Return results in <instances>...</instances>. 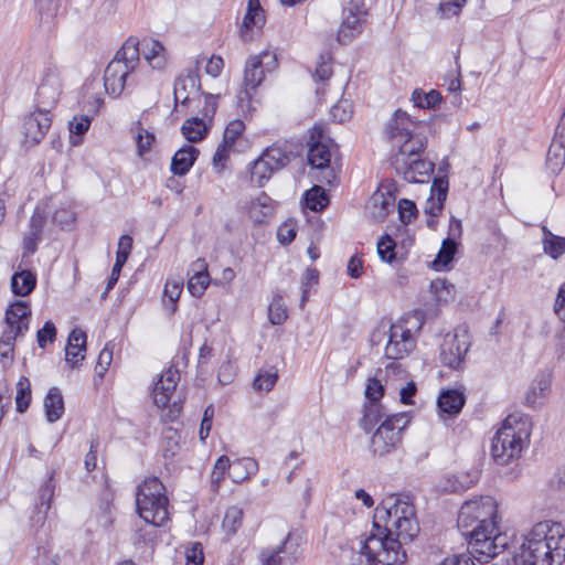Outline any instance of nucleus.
<instances>
[{
  "label": "nucleus",
  "instance_id": "dca6fc26",
  "mask_svg": "<svg viewBox=\"0 0 565 565\" xmlns=\"http://www.w3.org/2000/svg\"><path fill=\"white\" fill-rule=\"evenodd\" d=\"M396 172L402 174L404 180L412 183L429 182L435 164L430 161L414 158L402 162L393 163Z\"/></svg>",
  "mask_w": 565,
  "mask_h": 565
},
{
  "label": "nucleus",
  "instance_id": "393cba45",
  "mask_svg": "<svg viewBox=\"0 0 565 565\" xmlns=\"http://www.w3.org/2000/svg\"><path fill=\"white\" fill-rule=\"evenodd\" d=\"M448 181L445 178H435L431 185V194L425 206V212L436 217L443 210L447 198Z\"/></svg>",
  "mask_w": 565,
  "mask_h": 565
},
{
  "label": "nucleus",
  "instance_id": "423d86ee",
  "mask_svg": "<svg viewBox=\"0 0 565 565\" xmlns=\"http://www.w3.org/2000/svg\"><path fill=\"white\" fill-rule=\"evenodd\" d=\"M423 320L418 316L401 319L391 324L385 345V358L402 360L416 348L415 333L422 329Z\"/></svg>",
  "mask_w": 565,
  "mask_h": 565
},
{
  "label": "nucleus",
  "instance_id": "8fccbe9b",
  "mask_svg": "<svg viewBox=\"0 0 565 565\" xmlns=\"http://www.w3.org/2000/svg\"><path fill=\"white\" fill-rule=\"evenodd\" d=\"M268 318L269 321L275 326H280L287 320V307L284 303L282 297L280 295H277L273 298V301L268 307Z\"/></svg>",
  "mask_w": 565,
  "mask_h": 565
},
{
  "label": "nucleus",
  "instance_id": "79ce46f5",
  "mask_svg": "<svg viewBox=\"0 0 565 565\" xmlns=\"http://www.w3.org/2000/svg\"><path fill=\"white\" fill-rule=\"evenodd\" d=\"M181 436L177 428L168 427L163 431L162 451L166 458H173L181 449Z\"/></svg>",
  "mask_w": 565,
  "mask_h": 565
},
{
  "label": "nucleus",
  "instance_id": "412c9836",
  "mask_svg": "<svg viewBox=\"0 0 565 565\" xmlns=\"http://www.w3.org/2000/svg\"><path fill=\"white\" fill-rule=\"evenodd\" d=\"M86 333L79 329H74L67 339L65 348V360L70 367H76L84 360L86 351Z\"/></svg>",
  "mask_w": 565,
  "mask_h": 565
},
{
  "label": "nucleus",
  "instance_id": "cd10ccee",
  "mask_svg": "<svg viewBox=\"0 0 565 565\" xmlns=\"http://www.w3.org/2000/svg\"><path fill=\"white\" fill-rule=\"evenodd\" d=\"M551 388L550 375H539L529 387L525 394V404L530 407H537L543 403Z\"/></svg>",
  "mask_w": 565,
  "mask_h": 565
},
{
  "label": "nucleus",
  "instance_id": "f704fd0d",
  "mask_svg": "<svg viewBox=\"0 0 565 565\" xmlns=\"http://www.w3.org/2000/svg\"><path fill=\"white\" fill-rule=\"evenodd\" d=\"M183 289V278L175 277L167 280L163 290V305L170 313L177 311V302Z\"/></svg>",
  "mask_w": 565,
  "mask_h": 565
},
{
  "label": "nucleus",
  "instance_id": "49530a36",
  "mask_svg": "<svg viewBox=\"0 0 565 565\" xmlns=\"http://www.w3.org/2000/svg\"><path fill=\"white\" fill-rule=\"evenodd\" d=\"M565 163V146L553 142L546 156V164L553 173H558Z\"/></svg>",
  "mask_w": 565,
  "mask_h": 565
},
{
  "label": "nucleus",
  "instance_id": "9b49d317",
  "mask_svg": "<svg viewBox=\"0 0 565 565\" xmlns=\"http://www.w3.org/2000/svg\"><path fill=\"white\" fill-rule=\"evenodd\" d=\"M470 345V338L465 328L458 327L452 333H447L440 345L441 364L452 370H461Z\"/></svg>",
  "mask_w": 565,
  "mask_h": 565
},
{
  "label": "nucleus",
  "instance_id": "20e7f679",
  "mask_svg": "<svg viewBox=\"0 0 565 565\" xmlns=\"http://www.w3.org/2000/svg\"><path fill=\"white\" fill-rule=\"evenodd\" d=\"M532 422L527 415L511 414L491 441V456L501 466L519 459L530 444Z\"/></svg>",
  "mask_w": 565,
  "mask_h": 565
},
{
  "label": "nucleus",
  "instance_id": "2f4dec72",
  "mask_svg": "<svg viewBox=\"0 0 565 565\" xmlns=\"http://www.w3.org/2000/svg\"><path fill=\"white\" fill-rule=\"evenodd\" d=\"M45 417L49 423L57 422L64 414L63 395L57 387H51L44 398Z\"/></svg>",
  "mask_w": 565,
  "mask_h": 565
},
{
  "label": "nucleus",
  "instance_id": "a19ab883",
  "mask_svg": "<svg viewBox=\"0 0 565 565\" xmlns=\"http://www.w3.org/2000/svg\"><path fill=\"white\" fill-rule=\"evenodd\" d=\"M42 25L51 26L60 9V0H35Z\"/></svg>",
  "mask_w": 565,
  "mask_h": 565
},
{
  "label": "nucleus",
  "instance_id": "9d476101",
  "mask_svg": "<svg viewBox=\"0 0 565 565\" xmlns=\"http://www.w3.org/2000/svg\"><path fill=\"white\" fill-rule=\"evenodd\" d=\"M408 424L405 413L386 416L371 438V450L375 456L383 457L392 452L401 443L402 431Z\"/></svg>",
  "mask_w": 565,
  "mask_h": 565
},
{
  "label": "nucleus",
  "instance_id": "0eeeda50",
  "mask_svg": "<svg viewBox=\"0 0 565 565\" xmlns=\"http://www.w3.org/2000/svg\"><path fill=\"white\" fill-rule=\"evenodd\" d=\"M179 381V371L171 366L161 374L152 390L153 402L157 407L162 408L161 420L164 423L175 422L182 413L183 402L181 398L170 404Z\"/></svg>",
  "mask_w": 565,
  "mask_h": 565
},
{
  "label": "nucleus",
  "instance_id": "39448f33",
  "mask_svg": "<svg viewBox=\"0 0 565 565\" xmlns=\"http://www.w3.org/2000/svg\"><path fill=\"white\" fill-rule=\"evenodd\" d=\"M140 62L139 39L130 36L117 51L104 72V86L107 94L119 96L129 85L131 73Z\"/></svg>",
  "mask_w": 565,
  "mask_h": 565
},
{
  "label": "nucleus",
  "instance_id": "6e6552de",
  "mask_svg": "<svg viewBox=\"0 0 565 565\" xmlns=\"http://www.w3.org/2000/svg\"><path fill=\"white\" fill-rule=\"evenodd\" d=\"M277 65V56L274 52L263 51L249 56L244 70V87L237 94L238 104L248 102L252 98V92H255L264 81L265 74L275 71Z\"/></svg>",
  "mask_w": 565,
  "mask_h": 565
},
{
  "label": "nucleus",
  "instance_id": "603ef678",
  "mask_svg": "<svg viewBox=\"0 0 565 565\" xmlns=\"http://www.w3.org/2000/svg\"><path fill=\"white\" fill-rule=\"evenodd\" d=\"M333 74L332 57L330 54H322L317 63L313 79L316 83H326Z\"/></svg>",
  "mask_w": 565,
  "mask_h": 565
},
{
  "label": "nucleus",
  "instance_id": "4468645a",
  "mask_svg": "<svg viewBox=\"0 0 565 565\" xmlns=\"http://www.w3.org/2000/svg\"><path fill=\"white\" fill-rule=\"evenodd\" d=\"M52 124L51 113L45 107H39L35 111L24 117V141L35 146L45 137Z\"/></svg>",
  "mask_w": 565,
  "mask_h": 565
},
{
  "label": "nucleus",
  "instance_id": "338daca9",
  "mask_svg": "<svg viewBox=\"0 0 565 565\" xmlns=\"http://www.w3.org/2000/svg\"><path fill=\"white\" fill-rule=\"evenodd\" d=\"M132 247V238L129 235H122L118 242L116 260L126 263Z\"/></svg>",
  "mask_w": 565,
  "mask_h": 565
},
{
  "label": "nucleus",
  "instance_id": "1a4fd4ad",
  "mask_svg": "<svg viewBox=\"0 0 565 565\" xmlns=\"http://www.w3.org/2000/svg\"><path fill=\"white\" fill-rule=\"evenodd\" d=\"M168 498L162 482L156 478L143 480V523L153 529L161 526L169 519Z\"/></svg>",
  "mask_w": 565,
  "mask_h": 565
},
{
  "label": "nucleus",
  "instance_id": "aec40b11",
  "mask_svg": "<svg viewBox=\"0 0 565 565\" xmlns=\"http://www.w3.org/2000/svg\"><path fill=\"white\" fill-rule=\"evenodd\" d=\"M245 124L239 119L228 122L224 131L223 141L218 145L213 156L214 166H224V161L227 159L228 152L233 149L236 139L243 134Z\"/></svg>",
  "mask_w": 565,
  "mask_h": 565
},
{
  "label": "nucleus",
  "instance_id": "0e129e2a",
  "mask_svg": "<svg viewBox=\"0 0 565 565\" xmlns=\"http://www.w3.org/2000/svg\"><path fill=\"white\" fill-rule=\"evenodd\" d=\"M46 223L45 213L36 207L30 218L29 233L34 235H39L42 237V232Z\"/></svg>",
  "mask_w": 565,
  "mask_h": 565
},
{
  "label": "nucleus",
  "instance_id": "de8ad7c7",
  "mask_svg": "<svg viewBox=\"0 0 565 565\" xmlns=\"http://www.w3.org/2000/svg\"><path fill=\"white\" fill-rule=\"evenodd\" d=\"M305 203L308 209L318 212L328 205L329 200L326 191L321 186L315 185L306 192Z\"/></svg>",
  "mask_w": 565,
  "mask_h": 565
},
{
  "label": "nucleus",
  "instance_id": "6ab92c4d",
  "mask_svg": "<svg viewBox=\"0 0 565 565\" xmlns=\"http://www.w3.org/2000/svg\"><path fill=\"white\" fill-rule=\"evenodd\" d=\"M424 130L425 129H416L395 145L398 147V151L393 158V163L420 157V153L424 152L427 146V139L423 135Z\"/></svg>",
  "mask_w": 565,
  "mask_h": 565
},
{
  "label": "nucleus",
  "instance_id": "37998d69",
  "mask_svg": "<svg viewBox=\"0 0 565 565\" xmlns=\"http://www.w3.org/2000/svg\"><path fill=\"white\" fill-rule=\"evenodd\" d=\"M457 252V243L454 238H446L441 243V247L434 260V267L437 270L446 268L454 259Z\"/></svg>",
  "mask_w": 565,
  "mask_h": 565
},
{
  "label": "nucleus",
  "instance_id": "09e8293b",
  "mask_svg": "<svg viewBox=\"0 0 565 565\" xmlns=\"http://www.w3.org/2000/svg\"><path fill=\"white\" fill-rule=\"evenodd\" d=\"M412 100L418 108H433L441 102V95L436 89H431L428 93L415 89L412 95Z\"/></svg>",
  "mask_w": 565,
  "mask_h": 565
},
{
  "label": "nucleus",
  "instance_id": "f03ea898",
  "mask_svg": "<svg viewBox=\"0 0 565 565\" xmlns=\"http://www.w3.org/2000/svg\"><path fill=\"white\" fill-rule=\"evenodd\" d=\"M498 504L490 495L466 501L458 513L457 526L468 541L470 554L487 563L504 551L509 539L498 527Z\"/></svg>",
  "mask_w": 565,
  "mask_h": 565
},
{
  "label": "nucleus",
  "instance_id": "ddd939ff",
  "mask_svg": "<svg viewBox=\"0 0 565 565\" xmlns=\"http://www.w3.org/2000/svg\"><path fill=\"white\" fill-rule=\"evenodd\" d=\"M201 84L196 70L186 68L175 79L173 86V95L175 107L191 106L193 103L196 107L201 104Z\"/></svg>",
  "mask_w": 565,
  "mask_h": 565
},
{
  "label": "nucleus",
  "instance_id": "5701e85b",
  "mask_svg": "<svg viewBox=\"0 0 565 565\" xmlns=\"http://www.w3.org/2000/svg\"><path fill=\"white\" fill-rule=\"evenodd\" d=\"M143 60L151 70L163 71L168 64V52L158 40H143Z\"/></svg>",
  "mask_w": 565,
  "mask_h": 565
},
{
  "label": "nucleus",
  "instance_id": "2eb2a0df",
  "mask_svg": "<svg viewBox=\"0 0 565 565\" xmlns=\"http://www.w3.org/2000/svg\"><path fill=\"white\" fill-rule=\"evenodd\" d=\"M426 128V122L413 121L407 113L397 109L386 124L385 136L392 142V145L395 146L416 129Z\"/></svg>",
  "mask_w": 565,
  "mask_h": 565
},
{
  "label": "nucleus",
  "instance_id": "c03bdc74",
  "mask_svg": "<svg viewBox=\"0 0 565 565\" xmlns=\"http://www.w3.org/2000/svg\"><path fill=\"white\" fill-rule=\"evenodd\" d=\"M232 463L227 456L223 455L217 458L211 472V486L214 491H217L224 481L225 475L231 472Z\"/></svg>",
  "mask_w": 565,
  "mask_h": 565
},
{
  "label": "nucleus",
  "instance_id": "c9c22d12",
  "mask_svg": "<svg viewBox=\"0 0 565 565\" xmlns=\"http://www.w3.org/2000/svg\"><path fill=\"white\" fill-rule=\"evenodd\" d=\"M264 22L265 15L259 0H248L247 11L243 19V25L241 30L242 36H245V31L252 29L253 26L259 28L264 24Z\"/></svg>",
  "mask_w": 565,
  "mask_h": 565
},
{
  "label": "nucleus",
  "instance_id": "e433bc0d",
  "mask_svg": "<svg viewBox=\"0 0 565 565\" xmlns=\"http://www.w3.org/2000/svg\"><path fill=\"white\" fill-rule=\"evenodd\" d=\"M543 231V250L553 259H557L565 253V237L554 235L546 226Z\"/></svg>",
  "mask_w": 565,
  "mask_h": 565
},
{
  "label": "nucleus",
  "instance_id": "f8f14e48",
  "mask_svg": "<svg viewBox=\"0 0 565 565\" xmlns=\"http://www.w3.org/2000/svg\"><path fill=\"white\" fill-rule=\"evenodd\" d=\"M300 536L289 533L276 548H265L259 554L264 565H295L301 557Z\"/></svg>",
  "mask_w": 565,
  "mask_h": 565
},
{
  "label": "nucleus",
  "instance_id": "680f3d73",
  "mask_svg": "<svg viewBox=\"0 0 565 565\" xmlns=\"http://www.w3.org/2000/svg\"><path fill=\"white\" fill-rule=\"evenodd\" d=\"M399 218L404 224H408L417 215V207L415 203L407 199H402L398 202Z\"/></svg>",
  "mask_w": 565,
  "mask_h": 565
},
{
  "label": "nucleus",
  "instance_id": "bf43d9fd",
  "mask_svg": "<svg viewBox=\"0 0 565 565\" xmlns=\"http://www.w3.org/2000/svg\"><path fill=\"white\" fill-rule=\"evenodd\" d=\"M352 105L349 100H340L331 108V116L338 122H344L352 116Z\"/></svg>",
  "mask_w": 565,
  "mask_h": 565
},
{
  "label": "nucleus",
  "instance_id": "473e14b6",
  "mask_svg": "<svg viewBox=\"0 0 565 565\" xmlns=\"http://www.w3.org/2000/svg\"><path fill=\"white\" fill-rule=\"evenodd\" d=\"M35 286L36 277L30 270L14 273L11 277V290L15 296H28L34 290Z\"/></svg>",
  "mask_w": 565,
  "mask_h": 565
},
{
  "label": "nucleus",
  "instance_id": "69168bd1",
  "mask_svg": "<svg viewBox=\"0 0 565 565\" xmlns=\"http://www.w3.org/2000/svg\"><path fill=\"white\" fill-rule=\"evenodd\" d=\"M465 3L466 0H443L439 4V11L443 17L457 15Z\"/></svg>",
  "mask_w": 565,
  "mask_h": 565
},
{
  "label": "nucleus",
  "instance_id": "4c0bfd02",
  "mask_svg": "<svg viewBox=\"0 0 565 565\" xmlns=\"http://www.w3.org/2000/svg\"><path fill=\"white\" fill-rule=\"evenodd\" d=\"M372 211L371 215L376 221L384 220L394 206V198L391 194L376 192L371 198Z\"/></svg>",
  "mask_w": 565,
  "mask_h": 565
},
{
  "label": "nucleus",
  "instance_id": "c85d7f7f",
  "mask_svg": "<svg viewBox=\"0 0 565 565\" xmlns=\"http://www.w3.org/2000/svg\"><path fill=\"white\" fill-rule=\"evenodd\" d=\"M343 14V20L338 31V41L341 44H347L362 32L365 19L354 14Z\"/></svg>",
  "mask_w": 565,
  "mask_h": 565
},
{
  "label": "nucleus",
  "instance_id": "774afa93",
  "mask_svg": "<svg viewBox=\"0 0 565 565\" xmlns=\"http://www.w3.org/2000/svg\"><path fill=\"white\" fill-rule=\"evenodd\" d=\"M384 393V387L376 379H370L365 388L366 397L372 402H377Z\"/></svg>",
  "mask_w": 565,
  "mask_h": 565
},
{
  "label": "nucleus",
  "instance_id": "ea45409f",
  "mask_svg": "<svg viewBox=\"0 0 565 565\" xmlns=\"http://www.w3.org/2000/svg\"><path fill=\"white\" fill-rule=\"evenodd\" d=\"M206 131L207 127L204 119L199 117L186 119L182 126L183 136L191 142L200 141Z\"/></svg>",
  "mask_w": 565,
  "mask_h": 565
},
{
  "label": "nucleus",
  "instance_id": "7c9ffc66",
  "mask_svg": "<svg viewBox=\"0 0 565 565\" xmlns=\"http://www.w3.org/2000/svg\"><path fill=\"white\" fill-rule=\"evenodd\" d=\"M466 402L465 395L458 390H445L437 399L440 412L448 415H457L463 407Z\"/></svg>",
  "mask_w": 565,
  "mask_h": 565
},
{
  "label": "nucleus",
  "instance_id": "4be33fe9",
  "mask_svg": "<svg viewBox=\"0 0 565 565\" xmlns=\"http://www.w3.org/2000/svg\"><path fill=\"white\" fill-rule=\"evenodd\" d=\"M193 275L188 280V290L194 297H201L210 284L207 264L204 259L198 258L191 264Z\"/></svg>",
  "mask_w": 565,
  "mask_h": 565
},
{
  "label": "nucleus",
  "instance_id": "7ed1b4c3",
  "mask_svg": "<svg viewBox=\"0 0 565 565\" xmlns=\"http://www.w3.org/2000/svg\"><path fill=\"white\" fill-rule=\"evenodd\" d=\"M564 558V527L556 522L542 521L513 545L505 565H561Z\"/></svg>",
  "mask_w": 565,
  "mask_h": 565
},
{
  "label": "nucleus",
  "instance_id": "6e6d98bb",
  "mask_svg": "<svg viewBox=\"0 0 565 565\" xmlns=\"http://www.w3.org/2000/svg\"><path fill=\"white\" fill-rule=\"evenodd\" d=\"M377 254L382 260L392 263L395 259V242L388 235H384L377 243Z\"/></svg>",
  "mask_w": 565,
  "mask_h": 565
},
{
  "label": "nucleus",
  "instance_id": "72a5a7b5",
  "mask_svg": "<svg viewBox=\"0 0 565 565\" xmlns=\"http://www.w3.org/2000/svg\"><path fill=\"white\" fill-rule=\"evenodd\" d=\"M258 470V463L253 458H242L234 461L230 478L235 483H241L255 475Z\"/></svg>",
  "mask_w": 565,
  "mask_h": 565
},
{
  "label": "nucleus",
  "instance_id": "13d9d810",
  "mask_svg": "<svg viewBox=\"0 0 565 565\" xmlns=\"http://www.w3.org/2000/svg\"><path fill=\"white\" fill-rule=\"evenodd\" d=\"M277 379L276 372L260 373L254 380V388L259 392H269L276 384Z\"/></svg>",
  "mask_w": 565,
  "mask_h": 565
},
{
  "label": "nucleus",
  "instance_id": "f3484780",
  "mask_svg": "<svg viewBox=\"0 0 565 565\" xmlns=\"http://www.w3.org/2000/svg\"><path fill=\"white\" fill-rule=\"evenodd\" d=\"M318 132V140L312 142L308 150V162L312 168L319 170H327L324 181L331 183L335 178L333 170L329 169L331 153L330 149L322 141V129L315 128V134Z\"/></svg>",
  "mask_w": 565,
  "mask_h": 565
},
{
  "label": "nucleus",
  "instance_id": "bb28decb",
  "mask_svg": "<svg viewBox=\"0 0 565 565\" xmlns=\"http://www.w3.org/2000/svg\"><path fill=\"white\" fill-rule=\"evenodd\" d=\"M292 154L291 146L286 142L274 143L262 153L263 158L275 169V171L286 167L290 162Z\"/></svg>",
  "mask_w": 565,
  "mask_h": 565
},
{
  "label": "nucleus",
  "instance_id": "4d7b16f0",
  "mask_svg": "<svg viewBox=\"0 0 565 565\" xmlns=\"http://www.w3.org/2000/svg\"><path fill=\"white\" fill-rule=\"evenodd\" d=\"M185 565H203L204 553L203 546L199 542L190 543L184 552Z\"/></svg>",
  "mask_w": 565,
  "mask_h": 565
},
{
  "label": "nucleus",
  "instance_id": "e2e57ef3",
  "mask_svg": "<svg viewBox=\"0 0 565 565\" xmlns=\"http://www.w3.org/2000/svg\"><path fill=\"white\" fill-rule=\"evenodd\" d=\"M113 361V349L109 348V343L105 345V348L99 352L97 363H96V374L100 379L104 377L105 372L108 370L110 363Z\"/></svg>",
  "mask_w": 565,
  "mask_h": 565
},
{
  "label": "nucleus",
  "instance_id": "58836bf2",
  "mask_svg": "<svg viewBox=\"0 0 565 565\" xmlns=\"http://www.w3.org/2000/svg\"><path fill=\"white\" fill-rule=\"evenodd\" d=\"M274 172H276L275 169L260 156L250 166V181L256 186L262 188Z\"/></svg>",
  "mask_w": 565,
  "mask_h": 565
},
{
  "label": "nucleus",
  "instance_id": "a878e982",
  "mask_svg": "<svg viewBox=\"0 0 565 565\" xmlns=\"http://www.w3.org/2000/svg\"><path fill=\"white\" fill-rule=\"evenodd\" d=\"M479 479L478 470L470 472L447 476L438 484V488L445 492H458L472 487Z\"/></svg>",
  "mask_w": 565,
  "mask_h": 565
},
{
  "label": "nucleus",
  "instance_id": "3c124183",
  "mask_svg": "<svg viewBox=\"0 0 565 565\" xmlns=\"http://www.w3.org/2000/svg\"><path fill=\"white\" fill-rule=\"evenodd\" d=\"M242 522L243 510L237 507H231L226 510L222 526L227 534L233 535L241 527Z\"/></svg>",
  "mask_w": 565,
  "mask_h": 565
},
{
  "label": "nucleus",
  "instance_id": "5fc2aeb1",
  "mask_svg": "<svg viewBox=\"0 0 565 565\" xmlns=\"http://www.w3.org/2000/svg\"><path fill=\"white\" fill-rule=\"evenodd\" d=\"M92 118L88 115H75L68 124L71 135L82 138L88 130Z\"/></svg>",
  "mask_w": 565,
  "mask_h": 565
},
{
  "label": "nucleus",
  "instance_id": "864d4df0",
  "mask_svg": "<svg viewBox=\"0 0 565 565\" xmlns=\"http://www.w3.org/2000/svg\"><path fill=\"white\" fill-rule=\"evenodd\" d=\"M387 415H385L386 417ZM384 415L381 413L380 405L376 403L365 407L364 416L362 418V427L365 431H370L374 425L382 423Z\"/></svg>",
  "mask_w": 565,
  "mask_h": 565
},
{
  "label": "nucleus",
  "instance_id": "a18cd8bd",
  "mask_svg": "<svg viewBox=\"0 0 565 565\" xmlns=\"http://www.w3.org/2000/svg\"><path fill=\"white\" fill-rule=\"evenodd\" d=\"M31 403V384L28 377L21 376L17 383L15 406L18 413H24Z\"/></svg>",
  "mask_w": 565,
  "mask_h": 565
},
{
  "label": "nucleus",
  "instance_id": "b1692460",
  "mask_svg": "<svg viewBox=\"0 0 565 565\" xmlns=\"http://www.w3.org/2000/svg\"><path fill=\"white\" fill-rule=\"evenodd\" d=\"M249 217L254 223H264L274 213V201L265 192H260L256 198L252 199L247 206Z\"/></svg>",
  "mask_w": 565,
  "mask_h": 565
},
{
  "label": "nucleus",
  "instance_id": "052dcab7",
  "mask_svg": "<svg viewBox=\"0 0 565 565\" xmlns=\"http://www.w3.org/2000/svg\"><path fill=\"white\" fill-rule=\"evenodd\" d=\"M56 338V328L52 321H46L36 332L38 345L44 349L47 342H53Z\"/></svg>",
  "mask_w": 565,
  "mask_h": 565
},
{
  "label": "nucleus",
  "instance_id": "a211bd4d",
  "mask_svg": "<svg viewBox=\"0 0 565 565\" xmlns=\"http://www.w3.org/2000/svg\"><path fill=\"white\" fill-rule=\"evenodd\" d=\"M62 92L61 81L55 73V71L49 68L38 87L36 96H38V105L39 107H45L51 111V108L54 107L58 100V97Z\"/></svg>",
  "mask_w": 565,
  "mask_h": 565
},
{
  "label": "nucleus",
  "instance_id": "f257e3e1",
  "mask_svg": "<svg viewBox=\"0 0 565 565\" xmlns=\"http://www.w3.org/2000/svg\"><path fill=\"white\" fill-rule=\"evenodd\" d=\"M373 529L362 543L361 553L373 565H403L406 552L402 545L419 532L414 505L396 497L387 498L375 509Z\"/></svg>",
  "mask_w": 565,
  "mask_h": 565
},
{
  "label": "nucleus",
  "instance_id": "c756f323",
  "mask_svg": "<svg viewBox=\"0 0 565 565\" xmlns=\"http://www.w3.org/2000/svg\"><path fill=\"white\" fill-rule=\"evenodd\" d=\"M199 151L193 146L179 149L171 161V171L177 175H184L193 166Z\"/></svg>",
  "mask_w": 565,
  "mask_h": 565
}]
</instances>
